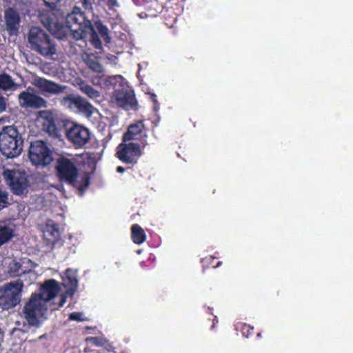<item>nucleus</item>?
<instances>
[{"mask_svg":"<svg viewBox=\"0 0 353 353\" xmlns=\"http://www.w3.org/2000/svg\"><path fill=\"white\" fill-rule=\"evenodd\" d=\"M65 18V24L63 23V19L60 20L54 13L48 12L41 16V21L44 27L57 38L62 39L66 37L70 30L72 38L82 42L79 46L81 48L85 47L88 31L92 30L91 21L78 7H74Z\"/></svg>","mask_w":353,"mask_h":353,"instance_id":"obj_1","label":"nucleus"},{"mask_svg":"<svg viewBox=\"0 0 353 353\" xmlns=\"http://www.w3.org/2000/svg\"><path fill=\"white\" fill-rule=\"evenodd\" d=\"M148 132L143 120L130 124L123 134L122 142L117 147L116 157L125 164H137L148 145Z\"/></svg>","mask_w":353,"mask_h":353,"instance_id":"obj_2","label":"nucleus"},{"mask_svg":"<svg viewBox=\"0 0 353 353\" xmlns=\"http://www.w3.org/2000/svg\"><path fill=\"white\" fill-rule=\"evenodd\" d=\"M60 287L54 279H49L40 287L39 293L32 294L23 307L25 318L31 326L39 327V318L48 310V303L57 296Z\"/></svg>","mask_w":353,"mask_h":353,"instance_id":"obj_3","label":"nucleus"},{"mask_svg":"<svg viewBox=\"0 0 353 353\" xmlns=\"http://www.w3.org/2000/svg\"><path fill=\"white\" fill-rule=\"evenodd\" d=\"M79 160L74 157L60 156L55 161L54 170L59 181L77 188L83 193L90 183V174L79 171Z\"/></svg>","mask_w":353,"mask_h":353,"instance_id":"obj_4","label":"nucleus"},{"mask_svg":"<svg viewBox=\"0 0 353 353\" xmlns=\"http://www.w3.org/2000/svg\"><path fill=\"white\" fill-rule=\"evenodd\" d=\"M29 48L45 58L57 54V44L52 37L37 26H32L27 34Z\"/></svg>","mask_w":353,"mask_h":353,"instance_id":"obj_5","label":"nucleus"},{"mask_svg":"<svg viewBox=\"0 0 353 353\" xmlns=\"http://www.w3.org/2000/svg\"><path fill=\"white\" fill-rule=\"evenodd\" d=\"M24 139L14 125H6L0 130V151L6 158L19 156L23 148Z\"/></svg>","mask_w":353,"mask_h":353,"instance_id":"obj_6","label":"nucleus"},{"mask_svg":"<svg viewBox=\"0 0 353 353\" xmlns=\"http://www.w3.org/2000/svg\"><path fill=\"white\" fill-rule=\"evenodd\" d=\"M123 80V77L121 75L110 76L105 80V83L106 85L114 87V97L119 107L125 110H137L139 105L134 90L128 87L116 88L117 83H121Z\"/></svg>","mask_w":353,"mask_h":353,"instance_id":"obj_7","label":"nucleus"},{"mask_svg":"<svg viewBox=\"0 0 353 353\" xmlns=\"http://www.w3.org/2000/svg\"><path fill=\"white\" fill-rule=\"evenodd\" d=\"M28 158L31 163L37 168H45L50 165L53 160V151L46 141L35 140L30 142Z\"/></svg>","mask_w":353,"mask_h":353,"instance_id":"obj_8","label":"nucleus"},{"mask_svg":"<svg viewBox=\"0 0 353 353\" xmlns=\"http://www.w3.org/2000/svg\"><path fill=\"white\" fill-rule=\"evenodd\" d=\"M23 285L20 279L6 283L0 289V309L8 310L17 306L21 300Z\"/></svg>","mask_w":353,"mask_h":353,"instance_id":"obj_9","label":"nucleus"},{"mask_svg":"<svg viewBox=\"0 0 353 353\" xmlns=\"http://www.w3.org/2000/svg\"><path fill=\"white\" fill-rule=\"evenodd\" d=\"M3 176L14 194L21 195L26 191L28 180L24 172L7 170L3 172Z\"/></svg>","mask_w":353,"mask_h":353,"instance_id":"obj_10","label":"nucleus"},{"mask_svg":"<svg viewBox=\"0 0 353 353\" xmlns=\"http://www.w3.org/2000/svg\"><path fill=\"white\" fill-rule=\"evenodd\" d=\"M66 137L75 148H82L90 140V132L85 127L74 124L68 130Z\"/></svg>","mask_w":353,"mask_h":353,"instance_id":"obj_11","label":"nucleus"},{"mask_svg":"<svg viewBox=\"0 0 353 353\" xmlns=\"http://www.w3.org/2000/svg\"><path fill=\"white\" fill-rule=\"evenodd\" d=\"M4 19L6 30L10 36H17L19 32L21 18L19 14L13 8L5 10Z\"/></svg>","mask_w":353,"mask_h":353,"instance_id":"obj_12","label":"nucleus"},{"mask_svg":"<svg viewBox=\"0 0 353 353\" xmlns=\"http://www.w3.org/2000/svg\"><path fill=\"white\" fill-rule=\"evenodd\" d=\"M19 103L23 108H41L46 107L47 102L42 97L28 92L23 91L19 94Z\"/></svg>","mask_w":353,"mask_h":353,"instance_id":"obj_13","label":"nucleus"},{"mask_svg":"<svg viewBox=\"0 0 353 353\" xmlns=\"http://www.w3.org/2000/svg\"><path fill=\"white\" fill-rule=\"evenodd\" d=\"M39 122L41 123V129L50 136L57 137L60 132L55 123V119L53 114L48 111L40 112Z\"/></svg>","mask_w":353,"mask_h":353,"instance_id":"obj_14","label":"nucleus"},{"mask_svg":"<svg viewBox=\"0 0 353 353\" xmlns=\"http://www.w3.org/2000/svg\"><path fill=\"white\" fill-rule=\"evenodd\" d=\"M62 279L63 285L67 288V292L72 296L77 291L78 286L77 270L71 268L66 269Z\"/></svg>","mask_w":353,"mask_h":353,"instance_id":"obj_15","label":"nucleus"},{"mask_svg":"<svg viewBox=\"0 0 353 353\" xmlns=\"http://www.w3.org/2000/svg\"><path fill=\"white\" fill-rule=\"evenodd\" d=\"M14 236V228L11 221L0 220V247L11 241Z\"/></svg>","mask_w":353,"mask_h":353,"instance_id":"obj_16","label":"nucleus"},{"mask_svg":"<svg viewBox=\"0 0 353 353\" xmlns=\"http://www.w3.org/2000/svg\"><path fill=\"white\" fill-rule=\"evenodd\" d=\"M37 87L43 92L50 94H59L63 92L67 86L59 85L46 79H40Z\"/></svg>","mask_w":353,"mask_h":353,"instance_id":"obj_17","label":"nucleus"},{"mask_svg":"<svg viewBox=\"0 0 353 353\" xmlns=\"http://www.w3.org/2000/svg\"><path fill=\"white\" fill-rule=\"evenodd\" d=\"M74 103L75 108L87 117H91L96 110L89 101L81 97H79V99L76 100Z\"/></svg>","mask_w":353,"mask_h":353,"instance_id":"obj_18","label":"nucleus"},{"mask_svg":"<svg viewBox=\"0 0 353 353\" xmlns=\"http://www.w3.org/2000/svg\"><path fill=\"white\" fill-rule=\"evenodd\" d=\"M131 238L132 241L137 245L143 243L146 240L144 230L137 223L131 226Z\"/></svg>","mask_w":353,"mask_h":353,"instance_id":"obj_19","label":"nucleus"},{"mask_svg":"<svg viewBox=\"0 0 353 353\" xmlns=\"http://www.w3.org/2000/svg\"><path fill=\"white\" fill-rule=\"evenodd\" d=\"M80 91L92 100L97 99L100 97V92L90 85L84 81L79 83Z\"/></svg>","mask_w":353,"mask_h":353,"instance_id":"obj_20","label":"nucleus"},{"mask_svg":"<svg viewBox=\"0 0 353 353\" xmlns=\"http://www.w3.org/2000/svg\"><path fill=\"white\" fill-rule=\"evenodd\" d=\"M26 271L22 270V265L16 260H12L8 266V274L11 277L21 276L25 274Z\"/></svg>","mask_w":353,"mask_h":353,"instance_id":"obj_21","label":"nucleus"},{"mask_svg":"<svg viewBox=\"0 0 353 353\" xmlns=\"http://www.w3.org/2000/svg\"><path fill=\"white\" fill-rule=\"evenodd\" d=\"M17 88L16 83L13 81L11 76L3 73L0 74V89L3 90H15Z\"/></svg>","mask_w":353,"mask_h":353,"instance_id":"obj_22","label":"nucleus"},{"mask_svg":"<svg viewBox=\"0 0 353 353\" xmlns=\"http://www.w3.org/2000/svg\"><path fill=\"white\" fill-rule=\"evenodd\" d=\"M84 62L87 67L92 70L93 72L97 74H101L103 72V68L101 64H100L97 61L92 59L90 56H87L85 59H84Z\"/></svg>","mask_w":353,"mask_h":353,"instance_id":"obj_23","label":"nucleus"},{"mask_svg":"<svg viewBox=\"0 0 353 353\" xmlns=\"http://www.w3.org/2000/svg\"><path fill=\"white\" fill-rule=\"evenodd\" d=\"M94 26L100 34L101 37L103 39V40L106 43H110L111 41V37L109 36L108 28L106 26H105L101 21H97L94 23Z\"/></svg>","mask_w":353,"mask_h":353,"instance_id":"obj_24","label":"nucleus"},{"mask_svg":"<svg viewBox=\"0 0 353 353\" xmlns=\"http://www.w3.org/2000/svg\"><path fill=\"white\" fill-rule=\"evenodd\" d=\"M236 330H240L243 336L248 338L254 334V327L245 323L239 322L236 324Z\"/></svg>","mask_w":353,"mask_h":353,"instance_id":"obj_25","label":"nucleus"},{"mask_svg":"<svg viewBox=\"0 0 353 353\" xmlns=\"http://www.w3.org/2000/svg\"><path fill=\"white\" fill-rule=\"evenodd\" d=\"M88 34H90V41L92 46L97 50L102 49V43L93 26L92 30L88 31Z\"/></svg>","mask_w":353,"mask_h":353,"instance_id":"obj_26","label":"nucleus"},{"mask_svg":"<svg viewBox=\"0 0 353 353\" xmlns=\"http://www.w3.org/2000/svg\"><path fill=\"white\" fill-rule=\"evenodd\" d=\"M45 235L49 236L53 240H57L59 239L60 233L58 226L55 224H47L46 228L45 230Z\"/></svg>","mask_w":353,"mask_h":353,"instance_id":"obj_27","label":"nucleus"},{"mask_svg":"<svg viewBox=\"0 0 353 353\" xmlns=\"http://www.w3.org/2000/svg\"><path fill=\"white\" fill-rule=\"evenodd\" d=\"M216 258L212 255L202 258L201 262L203 265V268H216L219 267L221 264V261H218L216 263H214V260Z\"/></svg>","mask_w":353,"mask_h":353,"instance_id":"obj_28","label":"nucleus"},{"mask_svg":"<svg viewBox=\"0 0 353 353\" xmlns=\"http://www.w3.org/2000/svg\"><path fill=\"white\" fill-rule=\"evenodd\" d=\"M79 96L75 97L73 94H68L62 98L61 100V104L70 109L75 108L74 101L79 99Z\"/></svg>","mask_w":353,"mask_h":353,"instance_id":"obj_29","label":"nucleus"},{"mask_svg":"<svg viewBox=\"0 0 353 353\" xmlns=\"http://www.w3.org/2000/svg\"><path fill=\"white\" fill-rule=\"evenodd\" d=\"M9 204L8 194L6 191L0 190V211L7 208Z\"/></svg>","mask_w":353,"mask_h":353,"instance_id":"obj_30","label":"nucleus"},{"mask_svg":"<svg viewBox=\"0 0 353 353\" xmlns=\"http://www.w3.org/2000/svg\"><path fill=\"white\" fill-rule=\"evenodd\" d=\"M67 296L65 294H61L59 301L58 303L54 302L50 304L51 311H54L59 310L61 307L66 302Z\"/></svg>","mask_w":353,"mask_h":353,"instance_id":"obj_31","label":"nucleus"},{"mask_svg":"<svg viewBox=\"0 0 353 353\" xmlns=\"http://www.w3.org/2000/svg\"><path fill=\"white\" fill-rule=\"evenodd\" d=\"M83 314L81 312H74L69 314V319L76 321H82Z\"/></svg>","mask_w":353,"mask_h":353,"instance_id":"obj_32","label":"nucleus"},{"mask_svg":"<svg viewBox=\"0 0 353 353\" xmlns=\"http://www.w3.org/2000/svg\"><path fill=\"white\" fill-rule=\"evenodd\" d=\"M149 95H150V100L154 103V106H153L154 110L156 111V112L158 111L159 109L160 105H159V103L157 101V95L155 94H154V93H149Z\"/></svg>","mask_w":353,"mask_h":353,"instance_id":"obj_33","label":"nucleus"},{"mask_svg":"<svg viewBox=\"0 0 353 353\" xmlns=\"http://www.w3.org/2000/svg\"><path fill=\"white\" fill-rule=\"evenodd\" d=\"M7 105V99L0 95V114L3 113L6 110Z\"/></svg>","mask_w":353,"mask_h":353,"instance_id":"obj_34","label":"nucleus"},{"mask_svg":"<svg viewBox=\"0 0 353 353\" xmlns=\"http://www.w3.org/2000/svg\"><path fill=\"white\" fill-rule=\"evenodd\" d=\"M110 8L119 7V4L118 0H101Z\"/></svg>","mask_w":353,"mask_h":353,"instance_id":"obj_35","label":"nucleus"},{"mask_svg":"<svg viewBox=\"0 0 353 353\" xmlns=\"http://www.w3.org/2000/svg\"><path fill=\"white\" fill-rule=\"evenodd\" d=\"M45 5L51 8L54 9L58 3L61 1V0H43Z\"/></svg>","mask_w":353,"mask_h":353,"instance_id":"obj_36","label":"nucleus"},{"mask_svg":"<svg viewBox=\"0 0 353 353\" xmlns=\"http://www.w3.org/2000/svg\"><path fill=\"white\" fill-rule=\"evenodd\" d=\"M81 3L85 8H92V3L91 0H81Z\"/></svg>","mask_w":353,"mask_h":353,"instance_id":"obj_37","label":"nucleus"},{"mask_svg":"<svg viewBox=\"0 0 353 353\" xmlns=\"http://www.w3.org/2000/svg\"><path fill=\"white\" fill-rule=\"evenodd\" d=\"M91 342H92L96 345H99V339L98 337H90L89 339Z\"/></svg>","mask_w":353,"mask_h":353,"instance_id":"obj_38","label":"nucleus"},{"mask_svg":"<svg viewBox=\"0 0 353 353\" xmlns=\"http://www.w3.org/2000/svg\"><path fill=\"white\" fill-rule=\"evenodd\" d=\"M125 169L122 166H118L117 168V172L119 173H123L125 172Z\"/></svg>","mask_w":353,"mask_h":353,"instance_id":"obj_39","label":"nucleus"},{"mask_svg":"<svg viewBox=\"0 0 353 353\" xmlns=\"http://www.w3.org/2000/svg\"><path fill=\"white\" fill-rule=\"evenodd\" d=\"M44 338H45V335H44V334H43V335H41V336H40L39 337V339H44Z\"/></svg>","mask_w":353,"mask_h":353,"instance_id":"obj_40","label":"nucleus"},{"mask_svg":"<svg viewBox=\"0 0 353 353\" xmlns=\"http://www.w3.org/2000/svg\"><path fill=\"white\" fill-rule=\"evenodd\" d=\"M257 336H258V337H261V334L260 332H259V333H258V334H257Z\"/></svg>","mask_w":353,"mask_h":353,"instance_id":"obj_41","label":"nucleus"},{"mask_svg":"<svg viewBox=\"0 0 353 353\" xmlns=\"http://www.w3.org/2000/svg\"><path fill=\"white\" fill-rule=\"evenodd\" d=\"M3 119H0V124L3 122Z\"/></svg>","mask_w":353,"mask_h":353,"instance_id":"obj_42","label":"nucleus"},{"mask_svg":"<svg viewBox=\"0 0 353 353\" xmlns=\"http://www.w3.org/2000/svg\"><path fill=\"white\" fill-rule=\"evenodd\" d=\"M214 325H215V323H214H214H213V325H212V327H214Z\"/></svg>","mask_w":353,"mask_h":353,"instance_id":"obj_43","label":"nucleus"}]
</instances>
